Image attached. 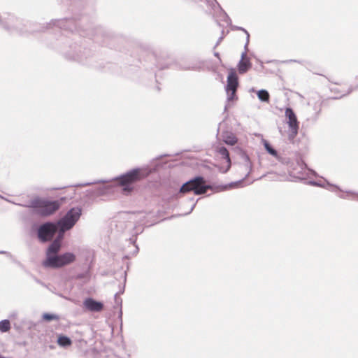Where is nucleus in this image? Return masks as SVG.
<instances>
[{
  "label": "nucleus",
  "instance_id": "f257e3e1",
  "mask_svg": "<svg viewBox=\"0 0 358 358\" xmlns=\"http://www.w3.org/2000/svg\"><path fill=\"white\" fill-rule=\"evenodd\" d=\"M2 16L3 22L6 23L10 27V29H3L10 34H19L21 35L27 33H34L42 31L45 29L57 27L60 29L66 30L71 32H77L80 36L94 38L96 42L101 43L103 45H110L108 41L112 36L106 32L101 27H96L94 24L92 19H90L84 14L75 15L73 17L56 19L47 23L45 27L40 26V28L27 29L25 25L22 23L21 19L16 17L14 14L6 13Z\"/></svg>",
  "mask_w": 358,
  "mask_h": 358
},
{
  "label": "nucleus",
  "instance_id": "f03ea898",
  "mask_svg": "<svg viewBox=\"0 0 358 358\" xmlns=\"http://www.w3.org/2000/svg\"><path fill=\"white\" fill-rule=\"evenodd\" d=\"M149 174L145 169L143 168H134L132 169L126 173L120 175L115 178L109 180H94L92 182H88L85 183L76 185V187H85L89 186L91 185H94L95 183H108L112 181H117V185L122 187V189L124 192H131L134 187L132 185L141 180L143 178H145Z\"/></svg>",
  "mask_w": 358,
  "mask_h": 358
},
{
  "label": "nucleus",
  "instance_id": "7ed1b4c3",
  "mask_svg": "<svg viewBox=\"0 0 358 358\" xmlns=\"http://www.w3.org/2000/svg\"><path fill=\"white\" fill-rule=\"evenodd\" d=\"M9 202L22 207L33 208L36 214L42 217H48L54 214L60 207L58 201H49L47 199L36 197L27 203H16L10 200Z\"/></svg>",
  "mask_w": 358,
  "mask_h": 358
},
{
  "label": "nucleus",
  "instance_id": "20e7f679",
  "mask_svg": "<svg viewBox=\"0 0 358 358\" xmlns=\"http://www.w3.org/2000/svg\"><path fill=\"white\" fill-rule=\"evenodd\" d=\"M208 189H214L213 185H206L202 176H196L185 182L180 188V193L193 192L196 195H201Z\"/></svg>",
  "mask_w": 358,
  "mask_h": 358
},
{
  "label": "nucleus",
  "instance_id": "39448f33",
  "mask_svg": "<svg viewBox=\"0 0 358 358\" xmlns=\"http://www.w3.org/2000/svg\"><path fill=\"white\" fill-rule=\"evenodd\" d=\"M64 55L67 59L75 60L84 65L91 64L93 57L91 50L77 44L71 46L70 50L66 51Z\"/></svg>",
  "mask_w": 358,
  "mask_h": 358
},
{
  "label": "nucleus",
  "instance_id": "423d86ee",
  "mask_svg": "<svg viewBox=\"0 0 358 358\" xmlns=\"http://www.w3.org/2000/svg\"><path fill=\"white\" fill-rule=\"evenodd\" d=\"M76 259V255L73 252H67L49 256L43 261V266L45 268H58L74 262Z\"/></svg>",
  "mask_w": 358,
  "mask_h": 358
},
{
  "label": "nucleus",
  "instance_id": "0eeeda50",
  "mask_svg": "<svg viewBox=\"0 0 358 358\" xmlns=\"http://www.w3.org/2000/svg\"><path fill=\"white\" fill-rule=\"evenodd\" d=\"M82 208L75 206L71 208L66 214L57 221V224L64 229H71L82 215Z\"/></svg>",
  "mask_w": 358,
  "mask_h": 358
},
{
  "label": "nucleus",
  "instance_id": "6e6552de",
  "mask_svg": "<svg viewBox=\"0 0 358 358\" xmlns=\"http://www.w3.org/2000/svg\"><path fill=\"white\" fill-rule=\"evenodd\" d=\"M322 101L317 94H314L308 99L307 113V120L311 123H315L317 120L322 110Z\"/></svg>",
  "mask_w": 358,
  "mask_h": 358
},
{
  "label": "nucleus",
  "instance_id": "1a4fd4ad",
  "mask_svg": "<svg viewBox=\"0 0 358 358\" xmlns=\"http://www.w3.org/2000/svg\"><path fill=\"white\" fill-rule=\"evenodd\" d=\"M58 226L57 222H47L41 224L37 229L38 239L43 243L51 241L57 231Z\"/></svg>",
  "mask_w": 358,
  "mask_h": 358
},
{
  "label": "nucleus",
  "instance_id": "9d476101",
  "mask_svg": "<svg viewBox=\"0 0 358 358\" xmlns=\"http://www.w3.org/2000/svg\"><path fill=\"white\" fill-rule=\"evenodd\" d=\"M226 92L227 101H231L237 99L236 91L238 86V78L234 69H231L227 76Z\"/></svg>",
  "mask_w": 358,
  "mask_h": 358
},
{
  "label": "nucleus",
  "instance_id": "9b49d317",
  "mask_svg": "<svg viewBox=\"0 0 358 358\" xmlns=\"http://www.w3.org/2000/svg\"><path fill=\"white\" fill-rule=\"evenodd\" d=\"M241 157L243 161V164H244L245 169L248 170V173L245 175V178L241 180H238L236 182H232L229 184L218 187L217 189H219L217 191L226 190L229 188L238 187L250 174V173L252 172V162H250L249 156L245 152L241 151Z\"/></svg>",
  "mask_w": 358,
  "mask_h": 358
},
{
  "label": "nucleus",
  "instance_id": "f8f14e48",
  "mask_svg": "<svg viewBox=\"0 0 358 358\" xmlns=\"http://www.w3.org/2000/svg\"><path fill=\"white\" fill-rule=\"evenodd\" d=\"M108 183H103V185H100L94 189L86 191V195L90 198H95L101 196L108 194L113 192L114 188L117 186Z\"/></svg>",
  "mask_w": 358,
  "mask_h": 358
},
{
  "label": "nucleus",
  "instance_id": "ddd939ff",
  "mask_svg": "<svg viewBox=\"0 0 358 358\" xmlns=\"http://www.w3.org/2000/svg\"><path fill=\"white\" fill-rule=\"evenodd\" d=\"M285 117L287 119V124L291 130L292 134L296 136L298 134L299 123L297 120L296 115L291 108H287L285 110Z\"/></svg>",
  "mask_w": 358,
  "mask_h": 358
},
{
  "label": "nucleus",
  "instance_id": "4468645a",
  "mask_svg": "<svg viewBox=\"0 0 358 358\" xmlns=\"http://www.w3.org/2000/svg\"><path fill=\"white\" fill-rule=\"evenodd\" d=\"M327 185L330 187H332L333 189H328L332 191V192H339L337 193V196L343 199H352L356 200L358 201V193L352 191H345L343 192L338 186L336 185L330 184L329 182H327Z\"/></svg>",
  "mask_w": 358,
  "mask_h": 358
},
{
  "label": "nucleus",
  "instance_id": "2eb2a0df",
  "mask_svg": "<svg viewBox=\"0 0 358 358\" xmlns=\"http://www.w3.org/2000/svg\"><path fill=\"white\" fill-rule=\"evenodd\" d=\"M83 306L91 312H101L103 308V303L96 301L93 298H86L83 301Z\"/></svg>",
  "mask_w": 358,
  "mask_h": 358
},
{
  "label": "nucleus",
  "instance_id": "dca6fc26",
  "mask_svg": "<svg viewBox=\"0 0 358 358\" xmlns=\"http://www.w3.org/2000/svg\"><path fill=\"white\" fill-rule=\"evenodd\" d=\"M248 49H244L241 54V59L238 64V71L240 74L245 73L251 67L252 64L250 59L247 57V52Z\"/></svg>",
  "mask_w": 358,
  "mask_h": 358
},
{
  "label": "nucleus",
  "instance_id": "f3484780",
  "mask_svg": "<svg viewBox=\"0 0 358 358\" xmlns=\"http://www.w3.org/2000/svg\"><path fill=\"white\" fill-rule=\"evenodd\" d=\"M217 152L222 156V157L223 159H224L226 160V162H227V167L224 170L222 171V173H225L229 170V169L231 166V159H230V156H229V152L228 150L224 146H220V147L217 148Z\"/></svg>",
  "mask_w": 358,
  "mask_h": 358
},
{
  "label": "nucleus",
  "instance_id": "a211bd4d",
  "mask_svg": "<svg viewBox=\"0 0 358 358\" xmlns=\"http://www.w3.org/2000/svg\"><path fill=\"white\" fill-rule=\"evenodd\" d=\"M61 243H58L57 241H53L47 249L46 258H48L49 256L57 255L61 249Z\"/></svg>",
  "mask_w": 358,
  "mask_h": 358
},
{
  "label": "nucleus",
  "instance_id": "6ab92c4d",
  "mask_svg": "<svg viewBox=\"0 0 358 358\" xmlns=\"http://www.w3.org/2000/svg\"><path fill=\"white\" fill-rule=\"evenodd\" d=\"M203 65V62L200 61H192L189 62L188 64L181 66V69L182 70H191V71H199L202 69V66Z\"/></svg>",
  "mask_w": 358,
  "mask_h": 358
},
{
  "label": "nucleus",
  "instance_id": "aec40b11",
  "mask_svg": "<svg viewBox=\"0 0 358 358\" xmlns=\"http://www.w3.org/2000/svg\"><path fill=\"white\" fill-rule=\"evenodd\" d=\"M222 139L226 144L229 145H234L238 141L237 137L231 132L223 133Z\"/></svg>",
  "mask_w": 358,
  "mask_h": 358
},
{
  "label": "nucleus",
  "instance_id": "412c9836",
  "mask_svg": "<svg viewBox=\"0 0 358 358\" xmlns=\"http://www.w3.org/2000/svg\"><path fill=\"white\" fill-rule=\"evenodd\" d=\"M257 95L258 99L261 101L266 102V103L269 102L270 95L267 90H260L257 91Z\"/></svg>",
  "mask_w": 358,
  "mask_h": 358
},
{
  "label": "nucleus",
  "instance_id": "4be33fe9",
  "mask_svg": "<svg viewBox=\"0 0 358 358\" xmlns=\"http://www.w3.org/2000/svg\"><path fill=\"white\" fill-rule=\"evenodd\" d=\"M357 87H350L347 90H342L341 92L338 90L337 87L331 88V90L332 92H338L339 94L336 96H335L334 98L335 99H339V98H342L343 96H345L347 94H349L350 92H352Z\"/></svg>",
  "mask_w": 358,
  "mask_h": 358
},
{
  "label": "nucleus",
  "instance_id": "5701e85b",
  "mask_svg": "<svg viewBox=\"0 0 358 358\" xmlns=\"http://www.w3.org/2000/svg\"><path fill=\"white\" fill-rule=\"evenodd\" d=\"M262 141H263V145H264V148L266 150V152L268 153H269L271 155L278 157V155L277 150L275 149H274L266 140H263Z\"/></svg>",
  "mask_w": 358,
  "mask_h": 358
},
{
  "label": "nucleus",
  "instance_id": "b1692460",
  "mask_svg": "<svg viewBox=\"0 0 358 358\" xmlns=\"http://www.w3.org/2000/svg\"><path fill=\"white\" fill-rule=\"evenodd\" d=\"M57 343L62 347H68L71 344V340L66 336L61 335L58 337Z\"/></svg>",
  "mask_w": 358,
  "mask_h": 358
},
{
  "label": "nucleus",
  "instance_id": "393cba45",
  "mask_svg": "<svg viewBox=\"0 0 358 358\" xmlns=\"http://www.w3.org/2000/svg\"><path fill=\"white\" fill-rule=\"evenodd\" d=\"M10 329V322L9 320L5 319L0 321V331L6 333Z\"/></svg>",
  "mask_w": 358,
  "mask_h": 358
},
{
  "label": "nucleus",
  "instance_id": "a878e982",
  "mask_svg": "<svg viewBox=\"0 0 358 358\" xmlns=\"http://www.w3.org/2000/svg\"><path fill=\"white\" fill-rule=\"evenodd\" d=\"M69 229H64L62 226H58L57 231L58 234L54 241H57L58 243H61L64 238V233Z\"/></svg>",
  "mask_w": 358,
  "mask_h": 358
},
{
  "label": "nucleus",
  "instance_id": "bb28decb",
  "mask_svg": "<svg viewBox=\"0 0 358 358\" xmlns=\"http://www.w3.org/2000/svg\"><path fill=\"white\" fill-rule=\"evenodd\" d=\"M43 320L45 321H52V320H56L59 319V317L55 314H51V313H44L42 316Z\"/></svg>",
  "mask_w": 358,
  "mask_h": 358
},
{
  "label": "nucleus",
  "instance_id": "cd10ccee",
  "mask_svg": "<svg viewBox=\"0 0 358 358\" xmlns=\"http://www.w3.org/2000/svg\"><path fill=\"white\" fill-rule=\"evenodd\" d=\"M236 30H241L243 31H244L246 34V43H245V45H244V49H246L247 47H248V44H249V41H250V34L248 33V31L245 29L243 27H236L235 28Z\"/></svg>",
  "mask_w": 358,
  "mask_h": 358
},
{
  "label": "nucleus",
  "instance_id": "c85d7f7f",
  "mask_svg": "<svg viewBox=\"0 0 358 358\" xmlns=\"http://www.w3.org/2000/svg\"><path fill=\"white\" fill-rule=\"evenodd\" d=\"M0 27L2 29H10V27L6 23L3 22L2 16L0 15Z\"/></svg>",
  "mask_w": 358,
  "mask_h": 358
},
{
  "label": "nucleus",
  "instance_id": "c756f323",
  "mask_svg": "<svg viewBox=\"0 0 358 358\" xmlns=\"http://www.w3.org/2000/svg\"><path fill=\"white\" fill-rule=\"evenodd\" d=\"M0 254H4L8 257H12V255L9 252H7V251L0 250Z\"/></svg>",
  "mask_w": 358,
  "mask_h": 358
},
{
  "label": "nucleus",
  "instance_id": "7c9ffc66",
  "mask_svg": "<svg viewBox=\"0 0 358 358\" xmlns=\"http://www.w3.org/2000/svg\"><path fill=\"white\" fill-rule=\"evenodd\" d=\"M310 183L311 185H313L324 187L322 184H320V183H318L317 182H315V181H310Z\"/></svg>",
  "mask_w": 358,
  "mask_h": 358
},
{
  "label": "nucleus",
  "instance_id": "2f4dec72",
  "mask_svg": "<svg viewBox=\"0 0 358 358\" xmlns=\"http://www.w3.org/2000/svg\"><path fill=\"white\" fill-rule=\"evenodd\" d=\"M118 294H119V293H116V294H115V301H116V303H119V301H120V303H122V299H119V298L117 297Z\"/></svg>",
  "mask_w": 358,
  "mask_h": 358
},
{
  "label": "nucleus",
  "instance_id": "473e14b6",
  "mask_svg": "<svg viewBox=\"0 0 358 358\" xmlns=\"http://www.w3.org/2000/svg\"><path fill=\"white\" fill-rule=\"evenodd\" d=\"M17 313L16 312H13L9 315V318H14L17 317Z\"/></svg>",
  "mask_w": 358,
  "mask_h": 358
},
{
  "label": "nucleus",
  "instance_id": "72a5a7b5",
  "mask_svg": "<svg viewBox=\"0 0 358 358\" xmlns=\"http://www.w3.org/2000/svg\"><path fill=\"white\" fill-rule=\"evenodd\" d=\"M222 38H223L222 36L219 38V39L217 40L215 45V48H216L220 44V43L222 41Z\"/></svg>",
  "mask_w": 358,
  "mask_h": 358
},
{
  "label": "nucleus",
  "instance_id": "f704fd0d",
  "mask_svg": "<svg viewBox=\"0 0 358 358\" xmlns=\"http://www.w3.org/2000/svg\"><path fill=\"white\" fill-rule=\"evenodd\" d=\"M298 62V63H300V62H299V61H297V60H296V59H290V60L285 61L284 62H285V63H289V62Z\"/></svg>",
  "mask_w": 358,
  "mask_h": 358
},
{
  "label": "nucleus",
  "instance_id": "c9c22d12",
  "mask_svg": "<svg viewBox=\"0 0 358 358\" xmlns=\"http://www.w3.org/2000/svg\"><path fill=\"white\" fill-rule=\"evenodd\" d=\"M195 206H196V203H194V204L192 205V206L191 207V208H190L189 211L187 214L190 213L193 210V209H194V208L195 207Z\"/></svg>",
  "mask_w": 358,
  "mask_h": 358
},
{
  "label": "nucleus",
  "instance_id": "e433bc0d",
  "mask_svg": "<svg viewBox=\"0 0 358 358\" xmlns=\"http://www.w3.org/2000/svg\"><path fill=\"white\" fill-rule=\"evenodd\" d=\"M214 55L220 60V54L218 52H215Z\"/></svg>",
  "mask_w": 358,
  "mask_h": 358
},
{
  "label": "nucleus",
  "instance_id": "4c0bfd02",
  "mask_svg": "<svg viewBox=\"0 0 358 358\" xmlns=\"http://www.w3.org/2000/svg\"><path fill=\"white\" fill-rule=\"evenodd\" d=\"M138 246L136 245V249H135V251H134V254L138 253Z\"/></svg>",
  "mask_w": 358,
  "mask_h": 358
},
{
  "label": "nucleus",
  "instance_id": "58836bf2",
  "mask_svg": "<svg viewBox=\"0 0 358 358\" xmlns=\"http://www.w3.org/2000/svg\"><path fill=\"white\" fill-rule=\"evenodd\" d=\"M124 286L123 287L122 290H121V291L120 292V294H122V293L124 292Z\"/></svg>",
  "mask_w": 358,
  "mask_h": 358
},
{
  "label": "nucleus",
  "instance_id": "ea45409f",
  "mask_svg": "<svg viewBox=\"0 0 358 358\" xmlns=\"http://www.w3.org/2000/svg\"><path fill=\"white\" fill-rule=\"evenodd\" d=\"M116 358H118V357H116Z\"/></svg>",
  "mask_w": 358,
  "mask_h": 358
}]
</instances>
